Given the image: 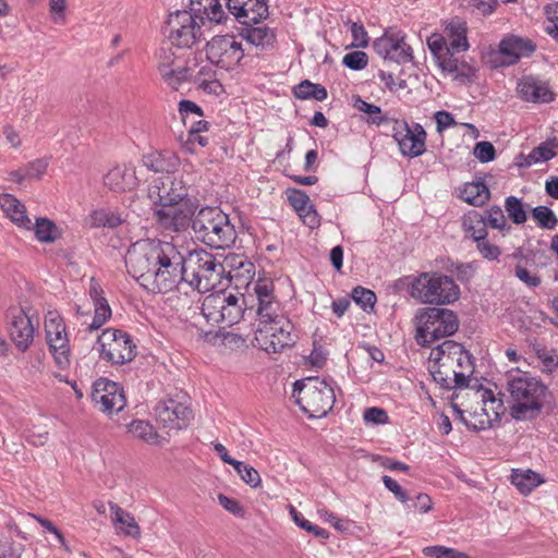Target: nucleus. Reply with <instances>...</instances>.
<instances>
[{
    "label": "nucleus",
    "instance_id": "obj_8",
    "mask_svg": "<svg viewBox=\"0 0 558 558\" xmlns=\"http://www.w3.org/2000/svg\"><path fill=\"white\" fill-rule=\"evenodd\" d=\"M415 319V339L422 347H429L440 338L454 335L460 325L453 311L441 307L423 308L417 313Z\"/></svg>",
    "mask_w": 558,
    "mask_h": 558
},
{
    "label": "nucleus",
    "instance_id": "obj_40",
    "mask_svg": "<svg viewBox=\"0 0 558 558\" xmlns=\"http://www.w3.org/2000/svg\"><path fill=\"white\" fill-rule=\"evenodd\" d=\"M129 432L136 438L147 444H157L159 435L155 432L153 425L146 421H133L129 425Z\"/></svg>",
    "mask_w": 558,
    "mask_h": 558
},
{
    "label": "nucleus",
    "instance_id": "obj_22",
    "mask_svg": "<svg viewBox=\"0 0 558 558\" xmlns=\"http://www.w3.org/2000/svg\"><path fill=\"white\" fill-rule=\"evenodd\" d=\"M187 10H183L203 26L206 21L221 23L225 11L219 0H190Z\"/></svg>",
    "mask_w": 558,
    "mask_h": 558
},
{
    "label": "nucleus",
    "instance_id": "obj_48",
    "mask_svg": "<svg viewBox=\"0 0 558 558\" xmlns=\"http://www.w3.org/2000/svg\"><path fill=\"white\" fill-rule=\"evenodd\" d=\"M233 468L241 478L251 487L256 488L260 485V475L253 466L239 461V465Z\"/></svg>",
    "mask_w": 558,
    "mask_h": 558
},
{
    "label": "nucleus",
    "instance_id": "obj_41",
    "mask_svg": "<svg viewBox=\"0 0 558 558\" xmlns=\"http://www.w3.org/2000/svg\"><path fill=\"white\" fill-rule=\"evenodd\" d=\"M505 209L509 219L515 225H522L527 219L522 201L515 196H508L505 199Z\"/></svg>",
    "mask_w": 558,
    "mask_h": 558
},
{
    "label": "nucleus",
    "instance_id": "obj_11",
    "mask_svg": "<svg viewBox=\"0 0 558 558\" xmlns=\"http://www.w3.org/2000/svg\"><path fill=\"white\" fill-rule=\"evenodd\" d=\"M165 35L172 46L191 48L202 38V25L183 10H177L168 15Z\"/></svg>",
    "mask_w": 558,
    "mask_h": 558
},
{
    "label": "nucleus",
    "instance_id": "obj_63",
    "mask_svg": "<svg viewBox=\"0 0 558 558\" xmlns=\"http://www.w3.org/2000/svg\"><path fill=\"white\" fill-rule=\"evenodd\" d=\"M383 482H384L385 487L389 492H391L399 501L405 502L410 499L407 492L403 490L402 487L399 485V483L397 481H395L393 478H391L390 476L384 475Z\"/></svg>",
    "mask_w": 558,
    "mask_h": 558
},
{
    "label": "nucleus",
    "instance_id": "obj_6",
    "mask_svg": "<svg viewBox=\"0 0 558 558\" xmlns=\"http://www.w3.org/2000/svg\"><path fill=\"white\" fill-rule=\"evenodd\" d=\"M461 354V343L445 340L432 349L428 369L434 380L446 390L468 387V375L456 368L457 354Z\"/></svg>",
    "mask_w": 558,
    "mask_h": 558
},
{
    "label": "nucleus",
    "instance_id": "obj_20",
    "mask_svg": "<svg viewBox=\"0 0 558 558\" xmlns=\"http://www.w3.org/2000/svg\"><path fill=\"white\" fill-rule=\"evenodd\" d=\"M10 319V336L16 348L25 352L34 340L32 318L22 308H13L8 313Z\"/></svg>",
    "mask_w": 558,
    "mask_h": 558
},
{
    "label": "nucleus",
    "instance_id": "obj_26",
    "mask_svg": "<svg viewBox=\"0 0 558 558\" xmlns=\"http://www.w3.org/2000/svg\"><path fill=\"white\" fill-rule=\"evenodd\" d=\"M0 206L15 225L27 230L32 229V221L26 215V208L16 197L11 194L1 195Z\"/></svg>",
    "mask_w": 558,
    "mask_h": 558
},
{
    "label": "nucleus",
    "instance_id": "obj_64",
    "mask_svg": "<svg viewBox=\"0 0 558 558\" xmlns=\"http://www.w3.org/2000/svg\"><path fill=\"white\" fill-rule=\"evenodd\" d=\"M436 121V129L438 133H442L446 129L457 124L452 113L441 110L437 111L434 116Z\"/></svg>",
    "mask_w": 558,
    "mask_h": 558
},
{
    "label": "nucleus",
    "instance_id": "obj_49",
    "mask_svg": "<svg viewBox=\"0 0 558 558\" xmlns=\"http://www.w3.org/2000/svg\"><path fill=\"white\" fill-rule=\"evenodd\" d=\"M94 306L95 315L92 324L88 326V329L90 331L99 329L111 316V308L107 300L99 303H95Z\"/></svg>",
    "mask_w": 558,
    "mask_h": 558
},
{
    "label": "nucleus",
    "instance_id": "obj_15",
    "mask_svg": "<svg viewBox=\"0 0 558 558\" xmlns=\"http://www.w3.org/2000/svg\"><path fill=\"white\" fill-rule=\"evenodd\" d=\"M46 339L59 368L70 366V345L63 318L57 312H49L45 319Z\"/></svg>",
    "mask_w": 558,
    "mask_h": 558
},
{
    "label": "nucleus",
    "instance_id": "obj_54",
    "mask_svg": "<svg viewBox=\"0 0 558 558\" xmlns=\"http://www.w3.org/2000/svg\"><path fill=\"white\" fill-rule=\"evenodd\" d=\"M368 57L363 51H352L343 57L342 63L351 70H362L367 65Z\"/></svg>",
    "mask_w": 558,
    "mask_h": 558
},
{
    "label": "nucleus",
    "instance_id": "obj_55",
    "mask_svg": "<svg viewBox=\"0 0 558 558\" xmlns=\"http://www.w3.org/2000/svg\"><path fill=\"white\" fill-rule=\"evenodd\" d=\"M476 242V248L481 256L487 260H497L501 254L499 246L492 244L487 238H482Z\"/></svg>",
    "mask_w": 558,
    "mask_h": 558
},
{
    "label": "nucleus",
    "instance_id": "obj_30",
    "mask_svg": "<svg viewBox=\"0 0 558 558\" xmlns=\"http://www.w3.org/2000/svg\"><path fill=\"white\" fill-rule=\"evenodd\" d=\"M462 227L474 241L487 238V225L484 214L477 210H470L463 216Z\"/></svg>",
    "mask_w": 558,
    "mask_h": 558
},
{
    "label": "nucleus",
    "instance_id": "obj_53",
    "mask_svg": "<svg viewBox=\"0 0 558 558\" xmlns=\"http://www.w3.org/2000/svg\"><path fill=\"white\" fill-rule=\"evenodd\" d=\"M514 276L523 282L525 286L530 288L538 287L542 282L539 276H537L535 272L530 271L525 266L522 264H518L514 267Z\"/></svg>",
    "mask_w": 558,
    "mask_h": 558
},
{
    "label": "nucleus",
    "instance_id": "obj_33",
    "mask_svg": "<svg viewBox=\"0 0 558 558\" xmlns=\"http://www.w3.org/2000/svg\"><path fill=\"white\" fill-rule=\"evenodd\" d=\"M109 507L111 512L114 515V523L121 524L123 526V533L126 536H131L134 538L141 537V527L135 521V518L130 513L123 510L120 506L114 502H109Z\"/></svg>",
    "mask_w": 558,
    "mask_h": 558
},
{
    "label": "nucleus",
    "instance_id": "obj_13",
    "mask_svg": "<svg viewBox=\"0 0 558 558\" xmlns=\"http://www.w3.org/2000/svg\"><path fill=\"white\" fill-rule=\"evenodd\" d=\"M391 136L402 156L415 158L426 151L427 133L420 123L410 126L405 120H392Z\"/></svg>",
    "mask_w": 558,
    "mask_h": 558
},
{
    "label": "nucleus",
    "instance_id": "obj_45",
    "mask_svg": "<svg viewBox=\"0 0 558 558\" xmlns=\"http://www.w3.org/2000/svg\"><path fill=\"white\" fill-rule=\"evenodd\" d=\"M532 216L543 229L553 230L558 223L554 211L547 206L534 207L532 209Z\"/></svg>",
    "mask_w": 558,
    "mask_h": 558
},
{
    "label": "nucleus",
    "instance_id": "obj_51",
    "mask_svg": "<svg viewBox=\"0 0 558 558\" xmlns=\"http://www.w3.org/2000/svg\"><path fill=\"white\" fill-rule=\"evenodd\" d=\"M427 46L434 57L438 60L445 54H450L446 38L440 34H433L427 39Z\"/></svg>",
    "mask_w": 558,
    "mask_h": 558
},
{
    "label": "nucleus",
    "instance_id": "obj_39",
    "mask_svg": "<svg viewBox=\"0 0 558 558\" xmlns=\"http://www.w3.org/2000/svg\"><path fill=\"white\" fill-rule=\"evenodd\" d=\"M482 214H484L486 225L490 228L498 229L504 233L511 230V226L507 222L506 216L500 206L493 205Z\"/></svg>",
    "mask_w": 558,
    "mask_h": 558
},
{
    "label": "nucleus",
    "instance_id": "obj_46",
    "mask_svg": "<svg viewBox=\"0 0 558 558\" xmlns=\"http://www.w3.org/2000/svg\"><path fill=\"white\" fill-rule=\"evenodd\" d=\"M351 298L365 312L373 310L377 300L376 294L372 290L360 286L352 290Z\"/></svg>",
    "mask_w": 558,
    "mask_h": 558
},
{
    "label": "nucleus",
    "instance_id": "obj_19",
    "mask_svg": "<svg viewBox=\"0 0 558 558\" xmlns=\"http://www.w3.org/2000/svg\"><path fill=\"white\" fill-rule=\"evenodd\" d=\"M157 420L175 429H182L193 418L192 409L183 402L169 398L159 402L155 409Z\"/></svg>",
    "mask_w": 558,
    "mask_h": 558
},
{
    "label": "nucleus",
    "instance_id": "obj_44",
    "mask_svg": "<svg viewBox=\"0 0 558 558\" xmlns=\"http://www.w3.org/2000/svg\"><path fill=\"white\" fill-rule=\"evenodd\" d=\"M290 513L292 515L293 521L295 524L307 531L308 533L314 534L316 537L326 539L329 537L328 531H326L323 527H319L318 525H315L311 523L308 520H306L300 512L296 511V509L292 506H290Z\"/></svg>",
    "mask_w": 558,
    "mask_h": 558
},
{
    "label": "nucleus",
    "instance_id": "obj_58",
    "mask_svg": "<svg viewBox=\"0 0 558 558\" xmlns=\"http://www.w3.org/2000/svg\"><path fill=\"white\" fill-rule=\"evenodd\" d=\"M189 62H190V65H192V68H193V75L191 77V82H194L195 84L198 85V77H204V78H209V80L216 78V72L213 69L214 64L206 63L204 65H201L199 69L196 71V68L199 65L196 57H194L193 60L189 61Z\"/></svg>",
    "mask_w": 558,
    "mask_h": 558
},
{
    "label": "nucleus",
    "instance_id": "obj_47",
    "mask_svg": "<svg viewBox=\"0 0 558 558\" xmlns=\"http://www.w3.org/2000/svg\"><path fill=\"white\" fill-rule=\"evenodd\" d=\"M423 554L429 558H472L465 553L442 545L427 546Z\"/></svg>",
    "mask_w": 558,
    "mask_h": 558
},
{
    "label": "nucleus",
    "instance_id": "obj_1",
    "mask_svg": "<svg viewBox=\"0 0 558 558\" xmlns=\"http://www.w3.org/2000/svg\"><path fill=\"white\" fill-rule=\"evenodd\" d=\"M186 251L171 242L143 240L132 244L125 266L143 288L163 293L184 282Z\"/></svg>",
    "mask_w": 558,
    "mask_h": 558
},
{
    "label": "nucleus",
    "instance_id": "obj_10",
    "mask_svg": "<svg viewBox=\"0 0 558 558\" xmlns=\"http://www.w3.org/2000/svg\"><path fill=\"white\" fill-rule=\"evenodd\" d=\"M292 330L293 325L287 317H277L271 322L257 323L252 343L267 353H278L295 343Z\"/></svg>",
    "mask_w": 558,
    "mask_h": 558
},
{
    "label": "nucleus",
    "instance_id": "obj_42",
    "mask_svg": "<svg viewBox=\"0 0 558 558\" xmlns=\"http://www.w3.org/2000/svg\"><path fill=\"white\" fill-rule=\"evenodd\" d=\"M279 303L276 301V299L266 301L264 300V302H259L256 310L258 323L271 322L277 319V317H284L279 313Z\"/></svg>",
    "mask_w": 558,
    "mask_h": 558
},
{
    "label": "nucleus",
    "instance_id": "obj_2",
    "mask_svg": "<svg viewBox=\"0 0 558 558\" xmlns=\"http://www.w3.org/2000/svg\"><path fill=\"white\" fill-rule=\"evenodd\" d=\"M506 390L510 415L515 421L537 417L550 397L547 386L527 373L509 375Z\"/></svg>",
    "mask_w": 558,
    "mask_h": 558
},
{
    "label": "nucleus",
    "instance_id": "obj_12",
    "mask_svg": "<svg viewBox=\"0 0 558 558\" xmlns=\"http://www.w3.org/2000/svg\"><path fill=\"white\" fill-rule=\"evenodd\" d=\"M100 356L113 364H124L135 357L131 337L119 329L107 328L98 337Z\"/></svg>",
    "mask_w": 558,
    "mask_h": 558
},
{
    "label": "nucleus",
    "instance_id": "obj_23",
    "mask_svg": "<svg viewBox=\"0 0 558 558\" xmlns=\"http://www.w3.org/2000/svg\"><path fill=\"white\" fill-rule=\"evenodd\" d=\"M104 184L116 193L132 191L137 185L135 170L128 166H117L105 174Z\"/></svg>",
    "mask_w": 558,
    "mask_h": 558
},
{
    "label": "nucleus",
    "instance_id": "obj_50",
    "mask_svg": "<svg viewBox=\"0 0 558 558\" xmlns=\"http://www.w3.org/2000/svg\"><path fill=\"white\" fill-rule=\"evenodd\" d=\"M143 166L154 172H168L169 165L159 153H151L143 156Z\"/></svg>",
    "mask_w": 558,
    "mask_h": 558
},
{
    "label": "nucleus",
    "instance_id": "obj_28",
    "mask_svg": "<svg viewBox=\"0 0 558 558\" xmlns=\"http://www.w3.org/2000/svg\"><path fill=\"white\" fill-rule=\"evenodd\" d=\"M352 106L357 111L366 114L365 118L362 117V120H364L368 125L380 126L383 124L390 123L393 120L384 114L380 107L366 102L359 95L353 96Z\"/></svg>",
    "mask_w": 558,
    "mask_h": 558
},
{
    "label": "nucleus",
    "instance_id": "obj_9",
    "mask_svg": "<svg viewBox=\"0 0 558 558\" xmlns=\"http://www.w3.org/2000/svg\"><path fill=\"white\" fill-rule=\"evenodd\" d=\"M202 314L210 324H222L230 327L241 320L245 312L244 295L226 293L225 291L211 293L203 300Z\"/></svg>",
    "mask_w": 558,
    "mask_h": 558
},
{
    "label": "nucleus",
    "instance_id": "obj_56",
    "mask_svg": "<svg viewBox=\"0 0 558 558\" xmlns=\"http://www.w3.org/2000/svg\"><path fill=\"white\" fill-rule=\"evenodd\" d=\"M473 154L481 162H489L495 159L496 150L490 142H478L475 144Z\"/></svg>",
    "mask_w": 558,
    "mask_h": 558
},
{
    "label": "nucleus",
    "instance_id": "obj_57",
    "mask_svg": "<svg viewBox=\"0 0 558 558\" xmlns=\"http://www.w3.org/2000/svg\"><path fill=\"white\" fill-rule=\"evenodd\" d=\"M350 31L353 37L352 47L365 48L368 45V35L362 23L350 22Z\"/></svg>",
    "mask_w": 558,
    "mask_h": 558
},
{
    "label": "nucleus",
    "instance_id": "obj_24",
    "mask_svg": "<svg viewBox=\"0 0 558 558\" xmlns=\"http://www.w3.org/2000/svg\"><path fill=\"white\" fill-rule=\"evenodd\" d=\"M518 92L525 101L549 102L554 99V94L548 84L531 75L520 80Z\"/></svg>",
    "mask_w": 558,
    "mask_h": 558
},
{
    "label": "nucleus",
    "instance_id": "obj_61",
    "mask_svg": "<svg viewBox=\"0 0 558 558\" xmlns=\"http://www.w3.org/2000/svg\"><path fill=\"white\" fill-rule=\"evenodd\" d=\"M456 368L458 371H463L468 378L473 374L474 365L472 361V355L469 351L464 350L463 345L461 344V354H457L456 357Z\"/></svg>",
    "mask_w": 558,
    "mask_h": 558
},
{
    "label": "nucleus",
    "instance_id": "obj_7",
    "mask_svg": "<svg viewBox=\"0 0 558 558\" xmlns=\"http://www.w3.org/2000/svg\"><path fill=\"white\" fill-rule=\"evenodd\" d=\"M410 295L424 304L447 305L460 298V288L446 275L422 272L410 284Z\"/></svg>",
    "mask_w": 558,
    "mask_h": 558
},
{
    "label": "nucleus",
    "instance_id": "obj_31",
    "mask_svg": "<svg viewBox=\"0 0 558 558\" xmlns=\"http://www.w3.org/2000/svg\"><path fill=\"white\" fill-rule=\"evenodd\" d=\"M461 198L470 205L480 207L489 201L490 192L484 182H471L464 185Z\"/></svg>",
    "mask_w": 558,
    "mask_h": 558
},
{
    "label": "nucleus",
    "instance_id": "obj_29",
    "mask_svg": "<svg viewBox=\"0 0 558 558\" xmlns=\"http://www.w3.org/2000/svg\"><path fill=\"white\" fill-rule=\"evenodd\" d=\"M240 35L247 43L260 49L272 47L276 39L275 34L266 26L253 27L252 25H244Z\"/></svg>",
    "mask_w": 558,
    "mask_h": 558
},
{
    "label": "nucleus",
    "instance_id": "obj_37",
    "mask_svg": "<svg viewBox=\"0 0 558 558\" xmlns=\"http://www.w3.org/2000/svg\"><path fill=\"white\" fill-rule=\"evenodd\" d=\"M193 68L190 62L186 65L175 66V69L160 74L162 81L174 90H178L183 83L191 82Z\"/></svg>",
    "mask_w": 558,
    "mask_h": 558
},
{
    "label": "nucleus",
    "instance_id": "obj_38",
    "mask_svg": "<svg viewBox=\"0 0 558 558\" xmlns=\"http://www.w3.org/2000/svg\"><path fill=\"white\" fill-rule=\"evenodd\" d=\"M556 156V153L553 150V147L549 143H542L539 146L535 147L527 156L521 155L524 159L523 161L518 162L520 167H530L534 163L541 161H548Z\"/></svg>",
    "mask_w": 558,
    "mask_h": 558
},
{
    "label": "nucleus",
    "instance_id": "obj_5",
    "mask_svg": "<svg viewBox=\"0 0 558 558\" xmlns=\"http://www.w3.org/2000/svg\"><path fill=\"white\" fill-rule=\"evenodd\" d=\"M292 396L300 409L310 417L326 416L336 402L333 388L319 377L296 380L293 384Z\"/></svg>",
    "mask_w": 558,
    "mask_h": 558
},
{
    "label": "nucleus",
    "instance_id": "obj_25",
    "mask_svg": "<svg viewBox=\"0 0 558 558\" xmlns=\"http://www.w3.org/2000/svg\"><path fill=\"white\" fill-rule=\"evenodd\" d=\"M154 215L160 226L172 231H183L192 222L190 211L178 207V205L158 208Z\"/></svg>",
    "mask_w": 558,
    "mask_h": 558
},
{
    "label": "nucleus",
    "instance_id": "obj_3",
    "mask_svg": "<svg viewBox=\"0 0 558 558\" xmlns=\"http://www.w3.org/2000/svg\"><path fill=\"white\" fill-rule=\"evenodd\" d=\"M197 240L217 250L231 247L238 236L229 216L217 207H204L192 219Z\"/></svg>",
    "mask_w": 558,
    "mask_h": 558
},
{
    "label": "nucleus",
    "instance_id": "obj_36",
    "mask_svg": "<svg viewBox=\"0 0 558 558\" xmlns=\"http://www.w3.org/2000/svg\"><path fill=\"white\" fill-rule=\"evenodd\" d=\"M293 95L299 99H315L323 101L327 98V89L320 85L310 82L308 80L302 81L293 88Z\"/></svg>",
    "mask_w": 558,
    "mask_h": 558
},
{
    "label": "nucleus",
    "instance_id": "obj_17",
    "mask_svg": "<svg viewBox=\"0 0 558 558\" xmlns=\"http://www.w3.org/2000/svg\"><path fill=\"white\" fill-rule=\"evenodd\" d=\"M92 401L106 414L118 413L126 405L123 388L107 378H99L93 385Z\"/></svg>",
    "mask_w": 558,
    "mask_h": 558
},
{
    "label": "nucleus",
    "instance_id": "obj_43",
    "mask_svg": "<svg viewBox=\"0 0 558 558\" xmlns=\"http://www.w3.org/2000/svg\"><path fill=\"white\" fill-rule=\"evenodd\" d=\"M179 57L175 56L172 47H161L157 53V69L159 73H165L180 66Z\"/></svg>",
    "mask_w": 558,
    "mask_h": 558
},
{
    "label": "nucleus",
    "instance_id": "obj_18",
    "mask_svg": "<svg viewBox=\"0 0 558 558\" xmlns=\"http://www.w3.org/2000/svg\"><path fill=\"white\" fill-rule=\"evenodd\" d=\"M404 39L405 35L402 32L386 31L383 36L374 40L373 48L384 59L407 63L412 61L413 51Z\"/></svg>",
    "mask_w": 558,
    "mask_h": 558
},
{
    "label": "nucleus",
    "instance_id": "obj_16",
    "mask_svg": "<svg viewBox=\"0 0 558 558\" xmlns=\"http://www.w3.org/2000/svg\"><path fill=\"white\" fill-rule=\"evenodd\" d=\"M185 196H187L185 184L171 174L155 179L148 187V198L160 208L179 205Z\"/></svg>",
    "mask_w": 558,
    "mask_h": 558
},
{
    "label": "nucleus",
    "instance_id": "obj_59",
    "mask_svg": "<svg viewBox=\"0 0 558 558\" xmlns=\"http://www.w3.org/2000/svg\"><path fill=\"white\" fill-rule=\"evenodd\" d=\"M363 418L365 422L376 425L386 424L389 421L388 413L384 409L377 407L367 408L364 411Z\"/></svg>",
    "mask_w": 558,
    "mask_h": 558
},
{
    "label": "nucleus",
    "instance_id": "obj_62",
    "mask_svg": "<svg viewBox=\"0 0 558 558\" xmlns=\"http://www.w3.org/2000/svg\"><path fill=\"white\" fill-rule=\"evenodd\" d=\"M302 221L308 226L311 229H314L320 225V217L317 214L314 205L310 201V208H304L303 210L296 211Z\"/></svg>",
    "mask_w": 558,
    "mask_h": 558
},
{
    "label": "nucleus",
    "instance_id": "obj_35",
    "mask_svg": "<svg viewBox=\"0 0 558 558\" xmlns=\"http://www.w3.org/2000/svg\"><path fill=\"white\" fill-rule=\"evenodd\" d=\"M33 228L36 239L41 243H52L61 238L60 228L48 218H37Z\"/></svg>",
    "mask_w": 558,
    "mask_h": 558
},
{
    "label": "nucleus",
    "instance_id": "obj_32",
    "mask_svg": "<svg viewBox=\"0 0 558 558\" xmlns=\"http://www.w3.org/2000/svg\"><path fill=\"white\" fill-rule=\"evenodd\" d=\"M544 481L541 475L532 470H513L511 474V483L523 494H530L535 487Z\"/></svg>",
    "mask_w": 558,
    "mask_h": 558
},
{
    "label": "nucleus",
    "instance_id": "obj_14",
    "mask_svg": "<svg viewBox=\"0 0 558 558\" xmlns=\"http://www.w3.org/2000/svg\"><path fill=\"white\" fill-rule=\"evenodd\" d=\"M244 57L242 44L232 35L215 36L206 45V58L209 63L221 69H234Z\"/></svg>",
    "mask_w": 558,
    "mask_h": 558
},
{
    "label": "nucleus",
    "instance_id": "obj_60",
    "mask_svg": "<svg viewBox=\"0 0 558 558\" xmlns=\"http://www.w3.org/2000/svg\"><path fill=\"white\" fill-rule=\"evenodd\" d=\"M49 11L51 20L56 24H64L66 1L65 0H49Z\"/></svg>",
    "mask_w": 558,
    "mask_h": 558
},
{
    "label": "nucleus",
    "instance_id": "obj_34",
    "mask_svg": "<svg viewBox=\"0 0 558 558\" xmlns=\"http://www.w3.org/2000/svg\"><path fill=\"white\" fill-rule=\"evenodd\" d=\"M446 33L450 37V43L448 44L449 53H459L469 49L464 24L452 22L446 27Z\"/></svg>",
    "mask_w": 558,
    "mask_h": 558
},
{
    "label": "nucleus",
    "instance_id": "obj_21",
    "mask_svg": "<svg viewBox=\"0 0 558 558\" xmlns=\"http://www.w3.org/2000/svg\"><path fill=\"white\" fill-rule=\"evenodd\" d=\"M536 49V45L527 38L510 36L499 44V52L506 58L502 65L517 63L521 58L530 57Z\"/></svg>",
    "mask_w": 558,
    "mask_h": 558
},
{
    "label": "nucleus",
    "instance_id": "obj_4",
    "mask_svg": "<svg viewBox=\"0 0 558 558\" xmlns=\"http://www.w3.org/2000/svg\"><path fill=\"white\" fill-rule=\"evenodd\" d=\"M225 267L216 256L205 250L186 251L184 282L201 293L220 283Z\"/></svg>",
    "mask_w": 558,
    "mask_h": 558
},
{
    "label": "nucleus",
    "instance_id": "obj_27",
    "mask_svg": "<svg viewBox=\"0 0 558 558\" xmlns=\"http://www.w3.org/2000/svg\"><path fill=\"white\" fill-rule=\"evenodd\" d=\"M245 8L234 14V17L243 25L258 24L268 16L266 0H251Z\"/></svg>",
    "mask_w": 558,
    "mask_h": 558
},
{
    "label": "nucleus",
    "instance_id": "obj_52",
    "mask_svg": "<svg viewBox=\"0 0 558 558\" xmlns=\"http://www.w3.org/2000/svg\"><path fill=\"white\" fill-rule=\"evenodd\" d=\"M287 197L289 204L293 207L295 211L303 210L304 208H310V197L308 195L301 190L289 189L287 191Z\"/></svg>",
    "mask_w": 558,
    "mask_h": 558
}]
</instances>
